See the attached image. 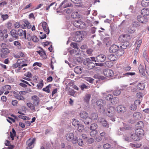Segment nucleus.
<instances>
[{"label": "nucleus", "mask_w": 149, "mask_h": 149, "mask_svg": "<svg viewBox=\"0 0 149 149\" xmlns=\"http://www.w3.org/2000/svg\"><path fill=\"white\" fill-rule=\"evenodd\" d=\"M141 5L143 7H146L149 5V0H142Z\"/></svg>", "instance_id": "obj_33"}, {"label": "nucleus", "mask_w": 149, "mask_h": 149, "mask_svg": "<svg viewBox=\"0 0 149 149\" xmlns=\"http://www.w3.org/2000/svg\"><path fill=\"white\" fill-rule=\"evenodd\" d=\"M91 95L89 94H86L84 97V101L87 103H88L91 98Z\"/></svg>", "instance_id": "obj_35"}, {"label": "nucleus", "mask_w": 149, "mask_h": 149, "mask_svg": "<svg viewBox=\"0 0 149 149\" xmlns=\"http://www.w3.org/2000/svg\"><path fill=\"white\" fill-rule=\"evenodd\" d=\"M18 36H24L25 39H26V32L25 30H23L22 29H19L17 31Z\"/></svg>", "instance_id": "obj_11"}, {"label": "nucleus", "mask_w": 149, "mask_h": 149, "mask_svg": "<svg viewBox=\"0 0 149 149\" xmlns=\"http://www.w3.org/2000/svg\"><path fill=\"white\" fill-rule=\"evenodd\" d=\"M139 72L143 76L145 74V69L144 66L140 65L139 66Z\"/></svg>", "instance_id": "obj_29"}, {"label": "nucleus", "mask_w": 149, "mask_h": 149, "mask_svg": "<svg viewBox=\"0 0 149 149\" xmlns=\"http://www.w3.org/2000/svg\"><path fill=\"white\" fill-rule=\"evenodd\" d=\"M135 133L140 138L144 135V131L143 129L136 128L135 131Z\"/></svg>", "instance_id": "obj_15"}, {"label": "nucleus", "mask_w": 149, "mask_h": 149, "mask_svg": "<svg viewBox=\"0 0 149 149\" xmlns=\"http://www.w3.org/2000/svg\"><path fill=\"white\" fill-rule=\"evenodd\" d=\"M141 26L140 24L136 21H133L131 24V26L132 27L136 28L139 27Z\"/></svg>", "instance_id": "obj_27"}, {"label": "nucleus", "mask_w": 149, "mask_h": 149, "mask_svg": "<svg viewBox=\"0 0 149 149\" xmlns=\"http://www.w3.org/2000/svg\"><path fill=\"white\" fill-rule=\"evenodd\" d=\"M131 138L135 141L139 140L140 139V138L136 135L135 133L133 134H131Z\"/></svg>", "instance_id": "obj_31"}, {"label": "nucleus", "mask_w": 149, "mask_h": 149, "mask_svg": "<svg viewBox=\"0 0 149 149\" xmlns=\"http://www.w3.org/2000/svg\"><path fill=\"white\" fill-rule=\"evenodd\" d=\"M89 118H91V120H96L98 118V114L97 113H93L90 116Z\"/></svg>", "instance_id": "obj_28"}, {"label": "nucleus", "mask_w": 149, "mask_h": 149, "mask_svg": "<svg viewBox=\"0 0 149 149\" xmlns=\"http://www.w3.org/2000/svg\"><path fill=\"white\" fill-rule=\"evenodd\" d=\"M31 38L32 40L35 42H37L38 41V39L36 36H33L31 37Z\"/></svg>", "instance_id": "obj_62"}, {"label": "nucleus", "mask_w": 149, "mask_h": 149, "mask_svg": "<svg viewBox=\"0 0 149 149\" xmlns=\"http://www.w3.org/2000/svg\"><path fill=\"white\" fill-rule=\"evenodd\" d=\"M79 87L82 90H84L85 89H86L88 88V86L84 83L80 85Z\"/></svg>", "instance_id": "obj_54"}, {"label": "nucleus", "mask_w": 149, "mask_h": 149, "mask_svg": "<svg viewBox=\"0 0 149 149\" xmlns=\"http://www.w3.org/2000/svg\"><path fill=\"white\" fill-rule=\"evenodd\" d=\"M103 74L105 76L108 77H112L114 75L113 71L109 69L104 70Z\"/></svg>", "instance_id": "obj_7"}, {"label": "nucleus", "mask_w": 149, "mask_h": 149, "mask_svg": "<svg viewBox=\"0 0 149 149\" xmlns=\"http://www.w3.org/2000/svg\"><path fill=\"white\" fill-rule=\"evenodd\" d=\"M4 35L2 31L0 30V41H3L4 40Z\"/></svg>", "instance_id": "obj_61"}, {"label": "nucleus", "mask_w": 149, "mask_h": 149, "mask_svg": "<svg viewBox=\"0 0 149 149\" xmlns=\"http://www.w3.org/2000/svg\"><path fill=\"white\" fill-rule=\"evenodd\" d=\"M106 56L103 54H100L96 57V61L98 62H103L106 59Z\"/></svg>", "instance_id": "obj_10"}, {"label": "nucleus", "mask_w": 149, "mask_h": 149, "mask_svg": "<svg viewBox=\"0 0 149 149\" xmlns=\"http://www.w3.org/2000/svg\"><path fill=\"white\" fill-rule=\"evenodd\" d=\"M105 101L104 100H97L96 103L97 105L99 106L100 112H103L105 111V109L104 106L105 104Z\"/></svg>", "instance_id": "obj_5"}, {"label": "nucleus", "mask_w": 149, "mask_h": 149, "mask_svg": "<svg viewBox=\"0 0 149 149\" xmlns=\"http://www.w3.org/2000/svg\"><path fill=\"white\" fill-rule=\"evenodd\" d=\"M108 59L111 61H115L117 60V57L116 55H114L112 54L108 56Z\"/></svg>", "instance_id": "obj_32"}, {"label": "nucleus", "mask_w": 149, "mask_h": 149, "mask_svg": "<svg viewBox=\"0 0 149 149\" xmlns=\"http://www.w3.org/2000/svg\"><path fill=\"white\" fill-rule=\"evenodd\" d=\"M93 77L95 79H97L98 80H96V83L98 82V81H100L101 80H103L104 79V77L103 76H100L97 74H95L94 75Z\"/></svg>", "instance_id": "obj_34"}, {"label": "nucleus", "mask_w": 149, "mask_h": 149, "mask_svg": "<svg viewBox=\"0 0 149 149\" xmlns=\"http://www.w3.org/2000/svg\"><path fill=\"white\" fill-rule=\"evenodd\" d=\"M44 31L47 34H48L49 33V30L48 27L47 26H42Z\"/></svg>", "instance_id": "obj_52"}, {"label": "nucleus", "mask_w": 149, "mask_h": 149, "mask_svg": "<svg viewBox=\"0 0 149 149\" xmlns=\"http://www.w3.org/2000/svg\"><path fill=\"white\" fill-rule=\"evenodd\" d=\"M14 45L15 46H17L18 48H20L21 47V44L18 41H15L14 42Z\"/></svg>", "instance_id": "obj_59"}, {"label": "nucleus", "mask_w": 149, "mask_h": 149, "mask_svg": "<svg viewBox=\"0 0 149 149\" xmlns=\"http://www.w3.org/2000/svg\"><path fill=\"white\" fill-rule=\"evenodd\" d=\"M124 51L123 49H119L117 50L116 52V55L117 56H122L124 53Z\"/></svg>", "instance_id": "obj_24"}, {"label": "nucleus", "mask_w": 149, "mask_h": 149, "mask_svg": "<svg viewBox=\"0 0 149 149\" xmlns=\"http://www.w3.org/2000/svg\"><path fill=\"white\" fill-rule=\"evenodd\" d=\"M32 100L33 105L36 106H38L40 104V99L36 95H34L32 96Z\"/></svg>", "instance_id": "obj_9"}, {"label": "nucleus", "mask_w": 149, "mask_h": 149, "mask_svg": "<svg viewBox=\"0 0 149 149\" xmlns=\"http://www.w3.org/2000/svg\"><path fill=\"white\" fill-rule=\"evenodd\" d=\"M71 17L73 18H76L79 17V15L77 11L74 12L72 13Z\"/></svg>", "instance_id": "obj_44"}, {"label": "nucleus", "mask_w": 149, "mask_h": 149, "mask_svg": "<svg viewBox=\"0 0 149 149\" xmlns=\"http://www.w3.org/2000/svg\"><path fill=\"white\" fill-rule=\"evenodd\" d=\"M141 14L144 16H147L149 15V9L148 8H143L141 11Z\"/></svg>", "instance_id": "obj_16"}, {"label": "nucleus", "mask_w": 149, "mask_h": 149, "mask_svg": "<svg viewBox=\"0 0 149 149\" xmlns=\"http://www.w3.org/2000/svg\"><path fill=\"white\" fill-rule=\"evenodd\" d=\"M141 114L139 112H135L133 114V117L135 120H139L141 117Z\"/></svg>", "instance_id": "obj_20"}, {"label": "nucleus", "mask_w": 149, "mask_h": 149, "mask_svg": "<svg viewBox=\"0 0 149 149\" xmlns=\"http://www.w3.org/2000/svg\"><path fill=\"white\" fill-rule=\"evenodd\" d=\"M135 74L134 72H128L124 74L123 75L125 76L129 77L130 76H132L135 75Z\"/></svg>", "instance_id": "obj_49"}, {"label": "nucleus", "mask_w": 149, "mask_h": 149, "mask_svg": "<svg viewBox=\"0 0 149 149\" xmlns=\"http://www.w3.org/2000/svg\"><path fill=\"white\" fill-rule=\"evenodd\" d=\"M84 37L82 32L78 31L76 32V35L73 38L72 40L76 42H80L82 40Z\"/></svg>", "instance_id": "obj_4"}, {"label": "nucleus", "mask_w": 149, "mask_h": 149, "mask_svg": "<svg viewBox=\"0 0 149 149\" xmlns=\"http://www.w3.org/2000/svg\"><path fill=\"white\" fill-rule=\"evenodd\" d=\"M117 111L118 113H124L125 111V108L123 106L119 105L116 107Z\"/></svg>", "instance_id": "obj_18"}, {"label": "nucleus", "mask_w": 149, "mask_h": 149, "mask_svg": "<svg viewBox=\"0 0 149 149\" xmlns=\"http://www.w3.org/2000/svg\"><path fill=\"white\" fill-rule=\"evenodd\" d=\"M27 60L25 59H18L17 61V62L20 63L19 64L20 65H21V64L22 63L26 64V63L27 62Z\"/></svg>", "instance_id": "obj_47"}, {"label": "nucleus", "mask_w": 149, "mask_h": 149, "mask_svg": "<svg viewBox=\"0 0 149 149\" xmlns=\"http://www.w3.org/2000/svg\"><path fill=\"white\" fill-rule=\"evenodd\" d=\"M145 84L143 83H140L137 85V88L141 90H143L145 87Z\"/></svg>", "instance_id": "obj_23"}, {"label": "nucleus", "mask_w": 149, "mask_h": 149, "mask_svg": "<svg viewBox=\"0 0 149 149\" xmlns=\"http://www.w3.org/2000/svg\"><path fill=\"white\" fill-rule=\"evenodd\" d=\"M79 123V122L77 120L75 119H72V125L75 127H77Z\"/></svg>", "instance_id": "obj_37"}, {"label": "nucleus", "mask_w": 149, "mask_h": 149, "mask_svg": "<svg viewBox=\"0 0 149 149\" xmlns=\"http://www.w3.org/2000/svg\"><path fill=\"white\" fill-rule=\"evenodd\" d=\"M121 93V89H116L113 91V94L115 96H117L120 94Z\"/></svg>", "instance_id": "obj_39"}, {"label": "nucleus", "mask_w": 149, "mask_h": 149, "mask_svg": "<svg viewBox=\"0 0 149 149\" xmlns=\"http://www.w3.org/2000/svg\"><path fill=\"white\" fill-rule=\"evenodd\" d=\"M66 139L68 141L72 142L74 144L77 143V136L74 135L73 133H68L65 135Z\"/></svg>", "instance_id": "obj_3"}, {"label": "nucleus", "mask_w": 149, "mask_h": 149, "mask_svg": "<svg viewBox=\"0 0 149 149\" xmlns=\"http://www.w3.org/2000/svg\"><path fill=\"white\" fill-rule=\"evenodd\" d=\"M79 115L81 119H84L88 117V113L85 111H82L81 112L79 113Z\"/></svg>", "instance_id": "obj_21"}, {"label": "nucleus", "mask_w": 149, "mask_h": 149, "mask_svg": "<svg viewBox=\"0 0 149 149\" xmlns=\"http://www.w3.org/2000/svg\"><path fill=\"white\" fill-rule=\"evenodd\" d=\"M43 80L41 81L40 82L38 83L37 85V86L38 89H41L42 88L43 86Z\"/></svg>", "instance_id": "obj_48"}, {"label": "nucleus", "mask_w": 149, "mask_h": 149, "mask_svg": "<svg viewBox=\"0 0 149 149\" xmlns=\"http://www.w3.org/2000/svg\"><path fill=\"white\" fill-rule=\"evenodd\" d=\"M83 64L88 70L93 69L95 66V63L91 62V59L89 58H86L83 61Z\"/></svg>", "instance_id": "obj_2"}, {"label": "nucleus", "mask_w": 149, "mask_h": 149, "mask_svg": "<svg viewBox=\"0 0 149 149\" xmlns=\"http://www.w3.org/2000/svg\"><path fill=\"white\" fill-rule=\"evenodd\" d=\"M81 120L85 124L87 125H89V124L91 122V118L88 117L84 119H81Z\"/></svg>", "instance_id": "obj_30"}, {"label": "nucleus", "mask_w": 149, "mask_h": 149, "mask_svg": "<svg viewBox=\"0 0 149 149\" xmlns=\"http://www.w3.org/2000/svg\"><path fill=\"white\" fill-rule=\"evenodd\" d=\"M5 45V44L3 43L1 44V47L2 48L0 49V56L3 58L6 57L10 53V50L8 48L4 47Z\"/></svg>", "instance_id": "obj_1"}, {"label": "nucleus", "mask_w": 149, "mask_h": 149, "mask_svg": "<svg viewBox=\"0 0 149 149\" xmlns=\"http://www.w3.org/2000/svg\"><path fill=\"white\" fill-rule=\"evenodd\" d=\"M15 97L18 100H24V98L22 96L19 94H17L15 96Z\"/></svg>", "instance_id": "obj_55"}, {"label": "nucleus", "mask_w": 149, "mask_h": 149, "mask_svg": "<svg viewBox=\"0 0 149 149\" xmlns=\"http://www.w3.org/2000/svg\"><path fill=\"white\" fill-rule=\"evenodd\" d=\"M121 47L123 49H126L129 45V43L127 41L123 42L122 43Z\"/></svg>", "instance_id": "obj_41"}, {"label": "nucleus", "mask_w": 149, "mask_h": 149, "mask_svg": "<svg viewBox=\"0 0 149 149\" xmlns=\"http://www.w3.org/2000/svg\"><path fill=\"white\" fill-rule=\"evenodd\" d=\"M72 5L71 3H68L67 0H64L61 3L60 6V7L62 6L63 8H65L67 7L71 6Z\"/></svg>", "instance_id": "obj_17"}, {"label": "nucleus", "mask_w": 149, "mask_h": 149, "mask_svg": "<svg viewBox=\"0 0 149 149\" xmlns=\"http://www.w3.org/2000/svg\"><path fill=\"white\" fill-rule=\"evenodd\" d=\"M130 109L133 111H135L136 110L137 108L136 105L134 104H131L130 106Z\"/></svg>", "instance_id": "obj_46"}, {"label": "nucleus", "mask_w": 149, "mask_h": 149, "mask_svg": "<svg viewBox=\"0 0 149 149\" xmlns=\"http://www.w3.org/2000/svg\"><path fill=\"white\" fill-rule=\"evenodd\" d=\"M26 105L27 106L30 108L32 110L34 111H36L35 110V106H34L33 104L31 103L30 102L26 104Z\"/></svg>", "instance_id": "obj_38"}, {"label": "nucleus", "mask_w": 149, "mask_h": 149, "mask_svg": "<svg viewBox=\"0 0 149 149\" xmlns=\"http://www.w3.org/2000/svg\"><path fill=\"white\" fill-rule=\"evenodd\" d=\"M77 142L78 145L80 146H82L83 145V141L81 139H77Z\"/></svg>", "instance_id": "obj_60"}, {"label": "nucleus", "mask_w": 149, "mask_h": 149, "mask_svg": "<svg viewBox=\"0 0 149 149\" xmlns=\"http://www.w3.org/2000/svg\"><path fill=\"white\" fill-rule=\"evenodd\" d=\"M144 124L142 121L138 122L136 125V128L142 129L144 127Z\"/></svg>", "instance_id": "obj_22"}, {"label": "nucleus", "mask_w": 149, "mask_h": 149, "mask_svg": "<svg viewBox=\"0 0 149 149\" xmlns=\"http://www.w3.org/2000/svg\"><path fill=\"white\" fill-rule=\"evenodd\" d=\"M136 31V29L132 26H130L126 29V31L129 33H133Z\"/></svg>", "instance_id": "obj_25"}, {"label": "nucleus", "mask_w": 149, "mask_h": 149, "mask_svg": "<svg viewBox=\"0 0 149 149\" xmlns=\"http://www.w3.org/2000/svg\"><path fill=\"white\" fill-rule=\"evenodd\" d=\"M10 34L12 37L15 39H18L19 38L17 31L15 29H12L10 31Z\"/></svg>", "instance_id": "obj_12"}, {"label": "nucleus", "mask_w": 149, "mask_h": 149, "mask_svg": "<svg viewBox=\"0 0 149 149\" xmlns=\"http://www.w3.org/2000/svg\"><path fill=\"white\" fill-rule=\"evenodd\" d=\"M100 122L101 123L102 126L104 127H105L106 128L109 127V126L108 125L107 121L105 120L104 118H102L101 120L100 121Z\"/></svg>", "instance_id": "obj_26"}, {"label": "nucleus", "mask_w": 149, "mask_h": 149, "mask_svg": "<svg viewBox=\"0 0 149 149\" xmlns=\"http://www.w3.org/2000/svg\"><path fill=\"white\" fill-rule=\"evenodd\" d=\"M104 41H106V44L107 47L109 46L111 44V41L109 40V38H105Z\"/></svg>", "instance_id": "obj_40"}, {"label": "nucleus", "mask_w": 149, "mask_h": 149, "mask_svg": "<svg viewBox=\"0 0 149 149\" xmlns=\"http://www.w3.org/2000/svg\"><path fill=\"white\" fill-rule=\"evenodd\" d=\"M97 133V132L95 130H92L90 132V135L91 136H94Z\"/></svg>", "instance_id": "obj_56"}, {"label": "nucleus", "mask_w": 149, "mask_h": 149, "mask_svg": "<svg viewBox=\"0 0 149 149\" xmlns=\"http://www.w3.org/2000/svg\"><path fill=\"white\" fill-rule=\"evenodd\" d=\"M110 147L111 146L109 143L105 144L103 146V148L104 149H109Z\"/></svg>", "instance_id": "obj_64"}, {"label": "nucleus", "mask_w": 149, "mask_h": 149, "mask_svg": "<svg viewBox=\"0 0 149 149\" xmlns=\"http://www.w3.org/2000/svg\"><path fill=\"white\" fill-rule=\"evenodd\" d=\"M44 31L47 34H48L49 33V30L48 27L47 26H42Z\"/></svg>", "instance_id": "obj_51"}, {"label": "nucleus", "mask_w": 149, "mask_h": 149, "mask_svg": "<svg viewBox=\"0 0 149 149\" xmlns=\"http://www.w3.org/2000/svg\"><path fill=\"white\" fill-rule=\"evenodd\" d=\"M137 20L139 22L144 24H146L148 21V19L145 16L139 15L137 17Z\"/></svg>", "instance_id": "obj_8"}, {"label": "nucleus", "mask_w": 149, "mask_h": 149, "mask_svg": "<svg viewBox=\"0 0 149 149\" xmlns=\"http://www.w3.org/2000/svg\"><path fill=\"white\" fill-rule=\"evenodd\" d=\"M71 1L74 3L80 4L82 3L81 0H71Z\"/></svg>", "instance_id": "obj_63"}, {"label": "nucleus", "mask_w": 149, "mask_h": 149, "mask_svg": "<svg viewBox=\"0 0 149 149\" xmlns=\"http://www.w3.org/2000/svg\"><path fill=\"white\" fill-rule=\"evenodd\" d=\"M115 108L113 107H111L109 108L107 113V115L109 117L113 116L114 114Z\"/></svg>", "instance_id": "obj_19"}, {"label": "nucleus", "mask_w": 149, "mask_h": 149, "mask_svg": "<svg viewBox=\"0 0 149 149\" xmlns=\"http://www.w3.org/2000/svg\"><path fill=\"white\" fill-rule=\"evenodd\" d=\"M51 87V85L50 84H49L45 88H43L42 89V90L47 92V93H49L50 92L49 88Z\"/></svg>", "instance_id": "obj_42"}, {"label": "nucleus", "mask_w": 149, "mask_h": 149, "mask_svg": "<svg viewBox=\"0 0 149 149\" xmlns=\"http://www.w3.org/2000/svg\"><path fill=\"white\" fill-rule=\"evenodd\" d=\"M119 47L115 45H112L110 47L109 51L111 53H116Z\"/></svg>", "instance_id": "obj_14"}, {"label": "nucleus", "mask_w": 149, "mask_h": 149, "mask_svg": "<svg viewBox=\"0 0 149 149\" xmlns=\"http://www.w3.org/2000/svg\"><path fill=\"white\" fill-rule=\"evenodd\" d=\"M77 127H78L77 130L78 131L80 132H82L84 129V125L81 124H79Z\"/></svg>", "instance_id": "obj_45"}, {"label": "nucleus", "mask_w": 149, "mask_h": 149, "mask_svg": "<svg viewBox=\"0 0 149 149\" xmlns=\"http://www.w3.org/2000/svg\"><path fill=\"white\" fill-rule=\"evenodd\" d=\"M85 79L86 81L91 84H93L95 81L94 79L90 77H86L85 78Z\"/></svg>", "instance_id": "obj_50"}, {"label": "nucleus", "mask_w": 149, "mask_h": 149, "mask_svg": "<svg viewBox=\"0 0 149 149\" xmlns=\"http://www.w3.org/2000/svg\"><path fill=\"white\" fill-rule=\"evenodd\" d=\"M106 99L107 100H112L111 102L112 104H116L117 103V101L118 100V99L116 97L113 98V95L111 94H108L105 97Z\"/></svg>", "instance_id": "obj_6"}, {"label": "nucleus", "mask_w": 149, "mask_h": 149, "mask_svg": "<svg viewBox=\"0 0 149 149\" xmlns=\"http://www.w3.org/2000/svg\"><path fill=\"white\" fill-rule=\"evenodd\" d=\"M41 49L42 50V52L40 53V55L42 57L44 58L46 56L45 52L44 50L42 48H41Z\"/></svg>", "instance_id": "obj_53"}, {"label": "nucleus", "mask_w": 149, "mask_h": 149, "mask_svg": "<svg viewBox=\"0 0 149 149\" xmlns=\"http://www.w3.org/2000/svg\"><path fill=\"white\" fill-rule=\"evenodd\" d=\"M143 58L146 59V60L148 61L147 59H148V56L147 55V51H144L143 54Z\"/></svg>", "instance_id": "obj_58"}, {"label": "nucleus", "mask_w": 149, "mask_h": 149, "mask_svg": "<svg viewBox=\"0 0 149 149\" xmlns=\"http://www.w3.org/2000/svg\"><path fill=\"white\" fill-rule=\"evenodd\" d=\"M18 117L19 118L22 119L24 120H28L29 119V117L26 116H23L22 115H19L18 116Z\"/></svg>", "instance_id": "obj_57"}, {"label": "nucleus", "mask_w": 149, "mask_h": 149, "mask_svg": "<svg viewBox=\"0 0 149 149\" xmlns=\"http://www.w3.org/2000/svg\"><path fill=\"white\" fill-rule=\"evenodd\" d=\"M16 133L14 128L12 129V131L10 132V136L12 140H14V137L15 136Z\"/></svg>", "instance_id": "obj_36"}, {"label": "nucleus", "mask_w": 149, "mask_h": 149, "mask_svg": "<svg viewBox=\"0 0 149 149\" xmlns=\"http://www.w3.org/2000/svg\"><path fill=\"white\" fill-rule=\"evenodd\" d=\"M73 24L74 26L78 28H80L81 25H85V23L80 20H75L73 22Z\"/></svg>", "instance_id": "obj_13"}, {"label": "nucleus", "mask_w": 149, "mask_h": 149, "mask_svg": "<svg viewBox=\"0 0 149 149\" xmlns=\"http://www.w3.org/2000/svg\"><path fill=\"white\" fill-rule=\"evenodd\" d=\"M97 127L98 126L96 123H93L91 125L90 129L91 130H95L97 128Z\"/></svg>", "instance_id": "obj_43"}]
</instances>
